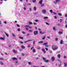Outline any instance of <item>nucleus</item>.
<instances>
[{
	"instance_id": "ea45409f",
	"label": "nucleus",
	"mask_w": 67,
	"mask_h": 67,
	"mask_svg": "<svg viewBox=\"0 0 67 67\" xmlns=\"http://www.w3.org/2000/svg\"><path fill=\"white\" fill-rule=\"evenodd\" d=\"M29 25H26L25 26V27H29Z\"/></svg>"
},
{
	"instance_id": "5fc2aeb1",
	"label": "nucleus",
	"mask_w": 67,
	"mask_h": 67,
	"mask_svg": "<svg viewBox=\"0 0 67 67\" xmlns=\"http://www.w3.org/2000/svg\"><path fill=\"white\" fill-rule=\"evenodd\" d=\"M27 42H28L27 41H24V43H26Z\"/></svg>"
},
{
	"instance_id": "774afa93",
	"label": "nucleus",
	"mask_w": 67,
	"mask_h": 67,
	"mask_svg": "<svg viewBox=\"0 0 67 67\" xmlns=\"http://www.w3.org/2000/svg\"><path fill=\"white\" fill-rule=\"evenodd\" d=\"M65 17H67V14H66L65 15Z\"/></svg>"
},
{
	"instance_id": "0eeeda50",
	"label": "nucleus",
	"mask_w": 67,
	"mask_h": 67,
	"mask_svg": "<svg viewBox=\"0 0 67 67\" xmlns=\"http://www.w3.org/2000/svg\"><path fill=\"white\" fill-rule=\"evenodd\" d=\"M13 52L14 53H18V51H15V50H13Z\"/></svg>"
},
{
	"instance_id": "39448f33",
	"label": "nucleus",
	"mask_w": 67,
	"mask_h": 67,
	"mask_svg": "<svg viewBox=\"0 0 67 67\" xmlns=\"http://www.w3.org/2000/svg\"><path fill=\"white\" fill-rule=\"evenodd\" d=\"M42 50L43 53V54H45V53H46V51L45 50V49H42Z\"/></svg>"
},
{
	"instance_id": "8fccbe9b",
	"label": "nucleus",
	"mask_w": 67,
	"mask_h": 67,
	"mask_svg": "<svg viewBox=\"0 0 67 67\" xmlns=\"http://www.w3.org/2000/svg\"><path fill=\"white\" fill-rule=\"evenodd\" d=\"M35 44V41H33V45Z\"/></svg>"
},
{
	"instance_id": "37998d69",
	"label": "nucleus",
	"mask_w": 67,
	"mask_h": 67,
	"mask_svg": "<svg viewBox=\"0 0 67 67\" xmlns=\"http://www.w3.org/2000/svg\"><path fill=\"white\" fill-rule=\"evenodd\" d=\"M19 43L20 44H23V42L22 41H20L19 42Z\"/></svg>"
},
{
	"instance_id": "09e8293b",
	"label": "nucleus",
	"mask_w": 67,
	"mask_h": 67,
	"mask_svg": "<svg viewBox=\"0 0 67 67\" xmlns=\"http://www.w3.org/2000/svg\"><path fill=\"white\" fill-rule=\"evenodd\" d=\"M17 30L18 31H20V29H18Z\"/></svg>"
},
{
	"instance_id": "c85d7f7f",
	"label": "nucleus",
	"mask_w": 67,
	"mask_h": 67,
	"mask_svg": "<svg viewBox=\"0 0 67 67\" xmlns=\"http://www.w3.org/2000/svg\"><path fill=\"white\" fill-rule=\"evenodd\" d=\"M63 40H61L60 42V44H62V43H63Z\"/></svg>"
},
{
	"instance_id": "b1692460",
	"label": "nucleus",
	"mask_w": 67,
	"mask_h": 67,
	"mask_svg": "<svg viewBox=\"0 0 67 67\" xmlns=\"http://www.w3.org/2000/svg\"><path fill=\"white\" fill-rule=\"evenodd\" d=\"M12 35L13 37H15V35L14 34H12Z\"/></svg>"
},
{
	"instance_id": "ddd939ff",
	"label": "nucleus",
	"mask_w": 67,
	"mask_h": 67,
	"mask_svg": "<svg viewBox=\"0 0 67 67\" xmlns=\"http://www.w3.org/2000/svg\"><path fill=\"white\" fill-rule=\"evenodd\" d=\"M34 11H36V7L35 6L34 7Z\"/></svg>"
},
{
	"instance_id": "2eb2a0df",
	"label": "nucleus",
	"mask_w": 67,
	"mask_h": 67,
	"mask_svg": "<svg viewBox=\"0 0 67 67\" xmlns=\"http://www.w3.org/2000/svg\"><path fill=\"white\" fill-rule=\"evenodd\" d=\"M5 34L7 36V37H9V35L6 32L5 33Z\"/></svg>"
},
{
	"instance_id": "13d9d810",
	"label": "nucleus",
	"mask_w": 67,
	"mask_h": 67,
	"mask_svg": "<svg viewBox=\"0 0 67 67\" xmlns=\"http://www.w3.org/2000/svg\"><path fill=\"white\" fill-rule=\"evenodd\" d=\"M38 30H39V31H41V29H40V28H39L38 29Z\"/></svg>"
},
{
	"instance_id": "a878e982",
	"label": "nucleus",
	"mask_w": 67,
	"mask_h": 67,
	"mask_svg": "<svg viewBox=\"0 0 67 67\" xmlns=\"http://www.w3.org/2000/svg\"><path fill=\"white\" fill-rule=\"evenodd\" d=\"M59 34H63V32L60 31L59 32Z\"/></svg>"
},
{
	"instance_id": "052dcab7",
	"label": "nucleus",
	"mask_w": 67,
	"mask_h": 67,
	"mask_svg": "<svg viewBox=\"0 0 67 67\" xmlns=\"http://www.w3.org/2000/svg\"><path fill=\"white\" fill-rule=\"evenodd\" d=\"M47 38H48L49 39V38H50V36H47Z\"/></svg>"
},
{
	"instance_id": "dca6fc26",
	"label": "nucleus",
	"mask_w": 67,
	"mask_h": 67,
	"mask_svg": "<svg viewBox=\"0 0 67 67\" xmlns=\"http://www.w3.org/2000/svg\"><path fill=\"white\" fill-rule=\"evenodd\" d=\"M45 62H46V63H48V62H49V60H44Z\"/></svg>"
},
{
	"instance_id": "c756f323",
	"label": "nucleus",
	"mask_w": 67,
	"mask_h": 67,
	"mask_svg": "<svg viewBox=\"0 0 67 67\" xmlns=\"http://www.w3.org/2000/svg\"><path fill=\"white\" fill-rule=\"evenodd\" d=\"M54 4H57V2L56 1L54 2Z\"/></svg>"
},
{
	"instance_id": "6ab92c4d",
	"label": "nucleus",
	"mask_w": 67,
	"mask_h": 67,
	"mask_svg": "<svg viewBox=\"0 0 67 67\" xmlns=\"http://www.w3.org/2000/svg\"><path fill=\"white\" fill-rule=\"evenodd\" d=\"M57 57L59 58H60V55L58 54L57 55Z\"/></svg>"
},
{
	"instance_id": "4468645a",
	"label": "nucleus",
	"mask_w": 67,
	"mask_h": 67,
	"mask_svg": "<svg viewBox=\"0 0 67 67\" xmlns=\"http://www.w3.org/2000/svg\"><path fill=\"white\" fill-rule=\"evenodd\" d=\"M42 2H43V1L42 0L40 1H39V3H40V4H41L42 3Z\"/></svg>"
},
{
	"instance_id": "4c0bfd02",
	"label": "nucleus",
	"mask_w": 67,
	"mask_h": 67,
	"mask_svg": "<svg viewBox=\"0 0 67 67\" xmlns=\"http://www.w3.org/2000/svg\"><path fill=\"white\" fill-rule=\"evenodd\" d=\"M31 4L30 3H28L27 4V5H31Z\"/></svg>"
},
{
	"instance_id": "49530a36",
	"label": "nucleus",
	"mask_w": 67,
	"mask_h": 67,
	"mask_svg": "<svg viewBox=\"0 0 67 67\" xmlns=\"http://www.w3.org/2000/svg\"><path fill=\"white\" fill-rule=\"evenodd\" d=\"M29 32H33V30H30Z\"/></svg>"
},
{
	"instance_id": "c03bdc74",
	"label": "nucleus",
	"mask_w": 67,
	"mask_h": 67,
	"mask_svg": "<svg viewBox=\"0 0 67 67\" xmlns=\"http://www.w3.org/2000/svg\"><path fill=\"white\" fill-rule=\"evenodd\" d=\"M23 9H24V10H25V11L26 10V8H25V7H24L23 8Z\"/></svg>"
},
{
	"instance_id": "7c9ffc66",
	"label": "nucleus",
	"mask_w": 67,
	"mask_h": 67,
	"mask_svg": "<svg viewBox=\"0 0 67 67\" xmlns=\"http://www.w3.org/2000/svg\"><path fill=\"white\" fill-rule=\"evenodd\" d=\"M16 25L17 27H20V25L18 24H16Z\"/></svg>"
},
{
	"instance_id": "412c9836",
	"label": "nucleus",
	"mask_w": 67,
	"mask_h": 67,
	"mask_svg": "<svg viewBox=\"0 0 67 67\" xmlns=\"http://www.w3.org/2000/svg\"><path fill=\"white\" fill-rule=\"evenodd\" d=\"M33 53H35V52H36V50L34 49L33 50Z\"/></svg>"
},
{
	"instance_id": "20e7f679",
	"label": "nucleus",
	"mask_w": 67,
	"mask_h": 67,
	"mask_svg": "<svg viewBox=\"0 0 67 67\" xmlns=\"http://www.w3.org/2000/svg\"><path fill=\"white\" fill-rule=\"evenodd\" d=\"M46 33L45 31H43V32L42 31H40V34H45Z\"/></svg>"
},
{
	"instance_id": "aec40b11",
	"label": "nucleus",
	"mask_w": 67,
	"mask_h": 67,
	"mask_svg": "<svg viewBox=\"0 0 67 67\" xmlns=\"http://www.w3.org/2000/svg\"><path fill=\"white\" fill-rule=\"evenodd\" d=\"M48 44V43H44L43 44V45H46Z\"/></svg>"
},
{
	"instance_id": "5701e85b",
	"label": "nucleus",
	"mask_w": 67,
	"mask_h": 67,
	"mask_svg": "<svg viewBox=\"0 0 67 67\" xmlns=\"http://www.w3.org/2000/svg\"><path fill=\"white\" fill-rule=\"evenodd\" d=\"M44 19H48V17H44Z\"/></svg>"
},
{
	"instance_id": "0e129e2a",
	"label": "nucleus",
	"mask_w": 67,
	"mask_h": 67,
	"mask_svg": "<svg viewBox=\"0 0 67 67\" xmlns=\"http://www.w3.org/2000/svg\"><path fill=\"white\" fill-rule=\"evenodd\" d=\"M38 20H35V22H38Z\"/></svg>"
},
{
	"instance_id": "680f3d73",
	"label": "nucleus",
	"mask_w": 67,
	"mask_h": 67,
	"mask_svg": "<svg viewBox=\"0 0 67 67\" xmlns=\"http://www.w3.org/2000/svg\"><path fill=\"white\" fill-rule=\"evenodd\" d=\"M49 52L50 53H52V51L51 50L49 51Z\"/></svg>"
},
{
	"instance_id": "f8f14e48",
	"label": "nucleus",
	"mask_w": 67,
	"mask_h": 67,
	"mask_svg": "<svg viewBox=\"0 0 67 67\" xmlns=\"http://www.w3.org/2000/svg\"><path fill=\"white\" fill-rule=\"evenodd\" d=\"M53 30L54 31H56V27H53Z\"/></svg>"
},
{
	"instance_id": "de8ad7c7",
	"label": "nucleus",
	"mask_w": 67,
	"mask_h": 67,
	"mask_svg": "<svg viewBox=\"0 0 67 67\" xmlns=\"http://www.w3.org/2000/svg\"><path fill=\"white\" fill-rule=\"evenodd\" d=\"M32 27L31 26H29V28L30 29H32Z\"/></svg>"
},
{
	"instance_id": "58836bf2",
	"label": "nucleus",
	"mask_w": 67,
	"mask_h": 67,
	"mask_svg": "<svg viewBox=\"0 0 67 67\" xmlns=\"http://www.w3.org/2000/svg\"><path fill=\"white\" fill-rule=\"evenodd\" d=\"M0 60H4V58H0Z\"/></svg>"
},
{
	"instance_id": "72a5a7b5",
	"label": "nucleus",
	"mask_w": 67,
	"mask_h": 67,
	"mask_svg": "<svg viewBox=\"0 0 67 67\" xmlns=\"http://www.w3.org/2000/svg\"><path fill=\"white\" fill-rule=\"evenodd\" d=\"M22 33L23 34H25V33H26L25 32H24V31H22Z\"/></svg>"
},
{
	"instance_id": "e2e57ef3",
	"label": "nucleus",
	"mask_w": 67,
	"mask_h": 67,
	"mask_svg": "<svg viewBox=\"0 0 67 67\" xmlns=\"http://www.w3.org/2000/svg\"><path fill=\"white\" fill-rule=\"evenodd\" d=\"M55 41H57V40H58V38H56L55 39Z\"/></svg>"
},
{
	"instance_id": "69168bd1",
	"label": "nucleus",
	"mask_w": 67,
	"mask_h": 67,
	"mask_svg": "<svg viewBox=\"0 0 67 67\" xmlns=\"http://www.w3.org/2000/svg\"><path fill=\"white\" fill-rule=\"evenodd\" d=\"M22 58H21V57H19V59L20 60H21V59Z\"/></svg>"
},
{
	"instance_id": "4d7b16f0",
	"label": "nucleus",
	"mask_w": 67,
	"mask_h": 67,
	"mask_svg": "<svg viewBox=\"0 0 67 67\" xmlns=\"http://www.w3.org/2000/svg\"><path fill=\"white\" fill-rule=\"evenodd\" d=\"M58 60L59 62L61 64L62 63V62H61L60 61H59V59H58Z\"/></svg>"
},
{
	"instance_id": "a19ab883",
	"label": "nucleus",
	"mask_w": 67,
	"mask_h": 67,
	"mask_svg": "<svg viewBox=\"0 0 67 67\" xmlns=\"http://www.w3.org/2000/svg\"><path fill=\"white\" fill-rule=\"evenodd\" d=\"M28 42H31V41H32V40H29L27 41Z\"/></svg>"
},
{
	"instance_id": "393cba45",
	"label": "nucleus",
	"mask_w": 67,
	"mask_h": 67,
	"mask_svg": "<svg viewBox=\"0 0 67 67\" xmlns=\"http://www.w3.org/2000/svg\"><path fill=\"white\" fill-rule=\"evenodd\" d=\"M29 24L32 25L33 24V23H32V22L30 21L29 22Z\"/></svg>"
},
{
	"instance_id": "1a4fd4ad",
	"label": "nucleus",
	"mask_w": 67,
	"mask_h": 67,
	"mask_svg": "<svg viewBox=\"0 0 67 67\" xmlns=\"http://www.w3.org/2000/svg\"><path fill=\"white\" fill-rule=\"evenodd\" d=\"M42 43H43V41H41L38 42V44H42Z\"/></svg>"
},
{
	"instance_id": "bf43d9fd",
	"label": "nucleus",
	"mask_w": 67,
	"mask_h": 67,
	"mask_svg": "<svg viewBox=\"0 0 67 67\" xmlns=\"http://www.w3.org/2000/svg\"><path fill=\"white\" fill-rule=\"evenodd\" d=\"M36 1L35 0H33V2H36Z\"/></svg>"
},
{
	"instance_id": "a18cd8bd",
	"label": "nucleus",
	"mask_w": 67,
	"mask_h": 67,
	"mask_svg": "<svg viewBox=\"0 0 67 67\" xmlns=\"http://www.w3.org/2000/svg\"><path fill=\"white\" fill-rule=\"evenodd\" d=\"M43 60H45L46 59V58H43Z\"/></svg>"
},
{
	"instance_id": "9d476101",
	"label": "nucleus",
	"mask_w": 67,
	"mask_h": 67,
	"mask_svg": "<svg viewBox=\"0 0 67 67\" xmlns=\"http://www.w3.org/2000/svg\"><path fill=\"white\" fill-rule=\"evenodd\" d=\"M0 63L1 64V65H4V63H3V62L1 61L0 62Z\"/></svg>"
},
{
	"instance_id": "f257e3e1",
	"label": "nucleus",
	"mask_w": 67,
	"mask_h": 67,
	"mask_svg": "<svg viewBox=\"0 0 67 67\" xmlns=\"http://www.w3.org/2000/svg\"><path fill=\"white\" fill-rule=\"evenodd\" d=\"M52 49L54 51H55L58 49V47L54 45H53L52 46Z\"/></svg>"
},
{
	"instance_id": "2f4dec72",
	"label": "nucleus",
	"mask_w": 67,
	"mask_h": 67,
	"mask_svg": "<svg viewBox=\"0 0 67 67\" xmlns=\"http://www.w3.org/2000/svg\"><path fill=\"white\" fill-rule=\"evenodd\" d=\"M29 10L30 12H31V11H32V9H31V8H29Z\"/></svg>"
},
{
	"instance_id": "f03ea898",
	"label": "nucleus",
	"mask_w": 67,
	"mask_h": 67,
	"mask_svg": "<svg viewBox=\"0 0 67 67\" xmlns=\"http://www.w3.org/2000/svg\"><path fill=\"white\" fill-rule=\"evenodd\" d=\"M42 12L43 14H46V9L42 10Z\"/></svg>"
},
{
	"instance_id": "603ef678",
	"label": "nucleus",
	"mask_w": 67,
	"mask_h": 67,
	"mask_svg": "<svg viewBox=\"0 0 67 67\" xmlns=\"http://www.w3.org/2000/svg\"><path fill=\"white\" fill-rule=\"evenodd\" d=\"M26 30H29V29L27 28H26Z\"/></svg>"
},
{
	"instance_id": "473e14b6",
	"label": "nucleus",
	"mask_w": 67,
	"mask_h": 67,
	"mask_svg": "<svg viewBox=\"0 0 67 67\" xmlns=\"http://www.w3.org/2000/svg\"><path fill=\"white\" fill-rule=\"evenodd\" d=\"M45 37H46V36H44V37L42 38V40H45Z\"/></svg>"
},
{
	"instance_id": "338daca9",
	"label": "nucleus",
	"mask_w": 67,
	"mask_h": 67,
	"mask_svg": "<svg viewBox=\"0 0 67 67\" xmlns=\"http://www.w3.org/2000/svg\"><path fill=\"white\" fill-rule=\"evenodd\" d=\"M44 6V4H41V7H43Z\"/></svg>"
},
{
	"instance_id": "f3484780",
	"label": "nucleus",
	"mask_w": 67,
	"mask_h": 67,
	"mask_svg": "<svg viewBox=\"0 0 67 67\" xmlns=\"http://www.w3.org/2000/svg\"><path fill=\"white\" fill-rule=\"evenodd\" d=\"M51 59L52 60H55V58L54 57H52L51 58Z\"/></svg>"
},
{
	"instance_id": "bb28decb",
	"label": "nucleus",
	"mask_w": 67,
	"mask_h": 67,
	"mask_svg": "<svg viewBox=\"0 0 67 67\" xmlns=\"http://www.w3.org/2000/svg\"><path fill=\"white\" fill-rule=\"evenodd\" d=\"M55 1H57V3H58V2L60 1V0H55Z\"/></svg>"
},
{
	"instance_id": "cd10ccee",
	"label": "nucleus",
	"mask_w": 67,
	"mask_h": 67,
	"mask_svg": "<svg viewBox=\"0 0 67 67\" xmlns=\"http://www.w3.org/2000/svg\"><path fill=\"white\" fill-rule=\"evenodd\" d=\"M28 63L29 65H32V64L30 62H28Z\"/></svg>"
},
{
	"instance_id": "7ed1b4c3",
	"label": "nucleus",
	"mask_w": 67,
	"mask_h": 67,
	"mask_svg": "<svg viewBox=\"0 0 67 67\" xmlns=\"http://www.w3.org/2000/svg\"><path fill=\"white\" fill-rule=\"evenodd\" d=\"M34 34L35 35H37V34L38 33V32L37 31H35L34 32Z\"/></svg>"
},
{
	"instance_id": "c9c22d12",
	"label": "nucleus",
	"mask_w": 67,
	"mask_h": 67,
	"mask_svg": "<svg viewBox=\"0 0 67 67\" xmlns=\"http://www.w3.org/2000/svg\"><path fill=\"white\" fill-rule=\"evenodd\" d=\"M54 18L55 19H57V16H54Z\"/></svg>"
},
{
	"instance_id": "79ce46f5",
	"label": "nucleus",
	"mask_w": 67,
	"mask_h": 67,
	"mask_svg": "<svg viewBox=\"0 0 67 67\" xmlns=\"http://www.w3.org/2000/svg\"><path fill=\"white\" fill-rule=\"evenodd\" d=\"M46 24L47 25H49V24L48 23H46Z\"/></svg>"
},
{
	"instance_id": "9b49d317",
	"label": "nucleus",
	"mask_w": 67,
	"mask_h": 67,
	"mask_svg": "<svg viewBox=\"0 0 67 67\" xmlns=\"http://www.w3.org/2000/svg\"><path fill=\"white\" fill-rule=\"evenodd\" d=\"M64 67H67V63H64Z\"/></svg>"
},
{
	"instance_id": "3c124183",
	"label": "nucleus",
	"mask_w": 67,
	"mask_h": 67,
	"mask_svg": "<svg viewBox=\"0 0 67 67\" xmlns=\"http://www.w3.org/2000/svg\"><path fill=\"white\" fill-rule=\"evenodd\" d=\"M53 13H54V14L55 15L57 14L56 13H55V12H53Z\"/></svg>"
},
{
	"instance_id": "6e6552de",
	"label": "nucleus",
	"mask_w": 67,
	"mask_h": 67,
	"mask_svg": "<svg viewBox=\"0 0 67 67\" xmlns=\"http://www.w3.org/2000/svg\"><path fill=\"white\" fill-rule=\"evenodd\" d=\"M21 48H22V49H25V47H24V46H21Z\"/></svg>"
},
{
	"instance_id": "f704fd0d",
	"label": "nucleus",
	"mask_w": 67,
	"mask_h": 67,
	"mask_svg": "<svg viewBox=\"0 0 67 67\" xmlns=\"http://www.w3.org/2000/svg\"><path fill=\"white\" fill-rule=\"evenodd\" d=\"M49 11L51 13H53V11H52V10H49Z\"/></svg>"
},
{
	"instance_id": "6e6d98bb",
	"label": "nucleus",
	"mask_w": 67,
	"mask_h": 67,
	"mask_svg": "<svg viewBox=\"0 0 67 67\" xmlns=\"http://www.w3.org/2000/svg\"><path fill=\"white\" fill-rule=\"evenodd\" d=\"M19 38H20V39H23V37H19Z\"/></svg>"
},
{
	"instance_id": "423d86ee",
	"label": "nucleus",
	"mask_w": 67,
	"mask_h": 67,
	"mask_svg": "<svg viewBox=\"0 0 67 67\" xmlns=\"http://www.w3.org/2000/svg\"><path fill=\"white\" fill-rule=\"evenodd\" d=\"M12 59L13 60H17V58L15 57H13L12 58Z\"/></svg>"
},
{
	"instance_id": "864d4df0",
	"label": "nucleus",
	"mask_w": 67,
	"mask_h": 67,
	"mask_svg": "<svg viewBox=\"0 0 67 67\" xmlns=\"http://www.w3.org/2000/svg\"><path fill=\"white\" fill-rule=\"evenodd\" d=\"M30 44L28 45V47H30Z\"/></svg>"
},
{
	"instance_id": "4be33fe9",
	"label": "nucleus",
	"mask_w": 67,
	"mask_h": 67,
	"mask_svg": "<svg viewBox=\"0 0 67 67\" xmlns=\"http://www.w3.org/2000/svg\"><path fill=\"white\" fill-rule=\"evenodd\" d=\"M0 40H4V38H3L2 37H1L0 38Z\"/></svg>"
},
{
	"instance_id": "e433bc0d",
	"label": "nucleus",
	"mask_w": 67,
	"mask_h": 67,
	"mask_svg": "<svg viewBox=\"0 0 67 67\" xmlns=\"http://www.w3.org/2000/svg\"><path fill=\"white\" fill-rule=\"evenodd\" d=\"M25 55V54L24 53H22L21 54V56H24Z\"/></svg>"
},
{
	"instance_id": "a211bd4d",
	"label": "nucleus",
	"mask_w": 67,
	"mask_h": 67,
	"mask_svg": "<svg viewBox=\"0 0 67 67\" xmlns=\"http://www.w3.org/2000/svg\"><path fill=\"white\" fill-rule=\"evenodd\" d=\"M58 15L59 16H62V14L60 13H58Z\"/></svg>"
}]
</instances>
